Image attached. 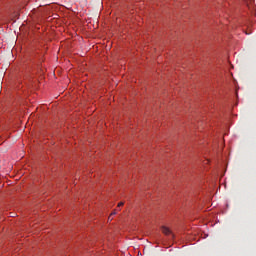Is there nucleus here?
<instances>
[{
    "instance_id": "nucleus-3",
    "label": "nucleus",
    "mask_w": 256,
    "mask_h": 256,
    "mask_svg": "<svg viewBox=\"0 0 256 256\" xmlns=\"http://www.w3.org/2000/svg\"><path fill=\"white\" fill-rule=\"evenodd\" d=\"M124 203L123 202H119L118 203V207H123Z\"/></svg>"
},
{
    "instance_id": "nucleus-4",
    "label": "nucleus",
    "mask_w": 256,
    "mask_h": 256,
    "mask_svg": "<svg viewBox=\"0 0 256 256\" xmlns=\"http://www.w3.org/2000/svg\"><path fill=\"white\" fill-rule=\"evenodd\" d=\"M209 163V160H206L205 164Z\"/></svg>"
},
{
    "instance_id": "nucleus-1",
    "label": "nucleus",
    "mask_w": 256,
    "mask_h": 256,
    "mask_svg": "<svg viewBox=\"0 0 256 256\" xmlns=\"http://www.w3.org/2000/svg\"><path fill=\"white\" fill-rule=\"evenodd\" d=\"M161 231L164 235H171V229H169L167 226H162Z\"/></svg>"
},
{
    "instance_id": "nucleus-2",
    "label": "nucleus",
    "mask_w": 256,
    "mask_h": 256,
    "mask_svg": "<svg viewBox=\"0 0 256 256\" xmlns=\"http://www.w3.org/2000/svg\"><path fill=\"white\" fill-rule=\"evenodd\" d=\"M111 215H117V210H114L111 214H110V216H109V220H111Z\"/></svg>"
}]
</instances>
